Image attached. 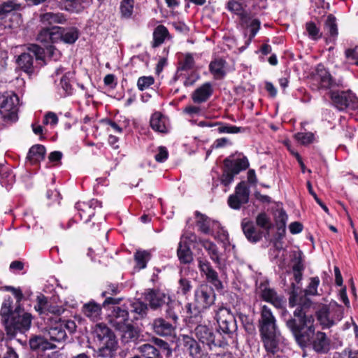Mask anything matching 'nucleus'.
I'll list each match as a JSON object with an SVG mask.
<instances>
[{
  "mask_svg": "<svg viewBox=\"0 0 358 358\" xmlns=\"http://www.w3.org/2000/svg\"><path fill=\"white\" fill-rule=\"evenodd\" d=\"M313 294L310 290H304L299 299V308L294 315L299 319L291 318L287 321V327L292 331L299 345L313 348V307L312 304Z\"/></svg>",
  "mask_w": 358,
  "mask_h": 358,
  "instance_id": "1",
  "label": "nucleus"
},
{
  "mask_svg": "<svg viewBox=\"0 0 358 358\" xmlns=\"http://www.w3.org/2000/svg\"><path fill=\"white\" fill-rule=\"evenodd\" d=\"M95 341L99 343L97 356L113 358L118 348L116 337L112 330L103 323L96 324L92 331Z\"/></svg>",
  "mask_w": 358,
  "mask_h": 358,
  "instance_id": "2",
  "label": "nucleus"
},
{
  "mask_svg": "<svg viewBox=\"0 0 358 358\" xmlns=\"http://www.w3.org/2000/svg\"><path fill=\"white\" fill-rule=\"evenodd\" d=\"M110 322L115 329L122 333V340L127 343L136 337V331L129 322V307L127 303L114 306L110 315Z\"/></svg>",
  "mask_w": 358,
  "mask_h": 358,
  "instance_id": "3",
  "label": "nucleus"
},
{
  "mask_svg": "<svg viewBox=\"0 0 358 358\" xmlns=\"http://www.w3.org/2000/svg\"><path fill=\"white\" fill-rule=\"evenodd\" d=\"M316 317L322 329H329L342 320L343 308L336 302H331L329 305H322L318 307Z\"/></svg>",
  "mask_w": 358,
  "mask_h": 358,
  "instance_id": "4",
  "label": "nucleus"
},
{
  "mask_svg": "<svg viewBox=\"0 0 358 358\" xmlns=\"http://www.w3.org/2000/svg\"><path fill=\"white\" fill-rule=\"evenodd\" d=\"M224 166L221 183L227 187L233 182L236 175L248 168L249 162L245 157L236 159L227 158L224 160Z\"/></svg>",
  "mask_w": 358,
  "mask_h": 358,
  "instance_id": "5",
  "label": "nucleus"
},
{
  "mask_svg": "<svg viewBox=\"0 0 358 358\" xmlns=\"http://www.w3.org/2000/svg\"><path fill=\"white\" fill-rule=\"evenodd\" d=\"M19 98L15 94L0 95V117L5 122L17 120Z\"/></svg>",
  "mask_w": 358,
  "mask_h": 358,
  "instance_id": "6",
  "label": "nucleus"
},
{
  "mask_svg": "<svg viewBox=\"0 0 358 358\" xmlns=\"http://www.w3.org/2000/svg\"><path fill=\"white\" fill-rule=\"evenodd\" d=\"M195 337L203 345H206L209 350L213 348L220 347L222 345V341L217 336L213 330L206 325L199 324L196 327L194 331Z\"/></svg>",
  "mask_w": 358,
  "mask_h": 358,
  "instance_id": "7",
  "label": "nucleus"
},
{
  "mask_svg": "<svg viewBox=\"0 0 358 358\" xmlns=\"http://www.w3.org/2000/svg\"><path fill=\"white\" fill-rule=\"evenodd\" d=\"M31 322V315L18 313L11 314V318L5 327L8 335L14 336L17 331L23 332L29 329Z\"/></svg>",
  "mask_w": 358,
  "mask_h": 358,
  "instance_id": "8",
  "label": "nucleus"
},
{
  "mask_svg": "<svg viewBox=\"0 0 358 358\" xmlns=\"http://www.w3.org/2000/svg\"><path fill=\"white\" fill-rule=\"evenodd\" d=\"M330 94L333 105L340 110L354 108L357 103V97L351 90H331Z\"/></svg>",
  "mask_w": 358,
  "mask_h": 358,
  "instance_id": "9",
  "label": "nucleus"
},
{
  "mask_svg": "<svg viewBox=\"0 0 358 358\" xmlns=\"http://www.w3.org/2000/svg\"><path fill=\"white\" fill-rule=\"evenodd\" d=\"M260 335L272 334L278 331L276 319L271 310L266 305L261 307L260 318L259 319Z\"/></svg>",
  "mask_w": 358,
  "mask_h": 358,
  "instance_id": "10",
  "label": "nucleus"
},
{
  "mask_svg": "<svg viewBox=\"0 0 358 358\" xmlns=\"http://www.w3.org/2000/svg\"><path fill=\"white\" fill-rule=\"evenodd\" d=\"M215 317L220 329L224 334H229L236 331V320L229 309L225 307L219 308L215 311Z\"/></svg>",
  "mask_w": 358,
  "mask_h": 358,
  "instance_id": "11",
  "label": "nucleus"
},
{
  "mask_svg": "<svg viewBox=\"0 0 358 358\" xmlns=\"http://www.w3.org/2000/svg\"><path fill=\"white\" fill-rule=\"evenodd\" d=\"M264 348L271 357H279L282 351V336L280 331L261 335Z\"/></svg>",
  "mask_w": 358,
  "mask_h": 358,
  "instance_id": "12",
  "label": "nucleus"
},
{
  "mask_svg": "<svg viewBox=\"0 0 358 358\" xmlns=\"http://www.w3.org/2000/svg\"><path fill=\"white\" fill-rule=\"evenodd\" d=\"M250 188L245 181L239 182L233 194L228 198V204L230 208L234 210H239L242 205L249 201Z\"/></svg>",
  "mask_w": 358,
  "mask_h": 358,
  "instance_id": "13",
  "label": "nucleus"
},
{
  "mask_svg": "<svg viewBox=\"0 0 358 358\" xmlns=\"http://www.w3.org/2000/svg\"><path fill=\"white\" fill-rule=\"evenodd\" d=\"M29 52L21 54L17 59V66L27 73L33 72L34 57L39 59L43 52V49L37 45H31L28 48Z\"/></svg>",
  "mask_w": 358,
  "mask_h": 358,
  "instance_id": "14",
  "label": "nucleus"
},
{
  "mask_svg": "<svg viewBox=\"0 0 358 358\" xmlns=\"http://www.w3.org/2000/svg\"><path fill=\"white\" fill-rule=\"evenodd\" d=\"M195 301L199 308H207L215 301L213 289L207 284H202L195 291Z\"/></svg>",
  "mask_w": 358,
  "mask_h": 358,
  "instance_id": "15",
  "label": "nucleus"
},
{
  "mask_svg": "<svg viewBox=\"0 0 358 358\" xmlns=\"http://www.w3.org/2000/svg\"><path fill=\"white\" fill-rule=\"evenodd\" d=\"M315 81L319 90L331 89L341 85V81L336 82L322 64H318L315 72Z\"/></svg>",
  "mask_w": 358,
  "mask_h": 358,
  "instance_id": "16",
  "label": "nucleus"
},
{
  "mask_svg": "<svg viewBox=\"0 0 358 358\" xmlns=\"http://www.w3.org/2000/svg\"><path fill=\"white\" fill-rule=\"evenodd\" d=\"M260 297L265 301L271 303L277 308L284 307L285 301L283 297L277 294L276 292L266 284H261L258 288Z\"/></svg>",
  "mask_w": 358,
  "mask_h": 358,
  "instance_id": "17",
  "label": "nucleus"
},
{
  "mask_svg": "<svg viewBox=\"0 0 358 358\" xmlns=\"http://www.w3.org/2000/svg\"><path fill=\"white\" fill-rule=\"evenodd\" d=\"M241 27L244 29L245 35L249 33L248 41L250 42L260 29L261 22L259 19L250 13L242 15L240 18Z\"/></svg>",
  "mask_w": 358,
  "mask_h": 358,
  "instance_id": "18",
  "label": "nucleus"
},
{
  "mask_svg": "<svg viewBox=\"0 0 358 358\" xmlns=\"http://www.w3.org/2000/svg\"><path fill=\"white\" fill-rule=\"evenodd\" d=\"M34 308L41 315L44 314L47 316L49 314H52L57 317L64 312L63 306L48 303L46 297L43 295H41L37 297V304Z\"/></svg>",
  "mask_w": 358,
  "mask_h": 358,
  "instance_id": "19",
  "label": "nucleus"
},
{
  "mask_svg": "<svg viewBox=\"0 0 358 358\" xmlns=\"http://www.w3.org/2000/svg\"><path fill=\"white\" fill-rule=\"evenodd\" d=\"M198 266L201 273L206 276L208 281L211 282L217 289L222 287L217 273L213 269L208 260L199 258Z\"/></svg>",
  "mask_w": 358,
  "mask_h": 358,
  "instance_id": "20",
  "label": "nucleus"
},
{
  "mask_svg": "<svg viewBox=\"0 0 358 358\" xmlns=\"http://www.w3.org/2000/svg\"><path fill=\"white\" fill-rule=\"evenodd\" d=\"M21 9L20 4L17 3L15 0H9L0 4V20H4L7 18H15L17 20L18 24L20 21L18 11Z\"/></svg>",
  "mask_w": 358,
  "mask_h": 358,
  "instance_id": "21",
  "label": "nucleus"
},
{
  "mask_svg": "<svg viewBox=\"0 0 358 358\" xmlns=\"http://www.w3.org/2000/svg\"><path fill=\"white\" fill-rule=\"evenodd\" d=\"M96 207H101V203L96 199H91L87 202H78L76 208L81 220L88 222L94 215V210Z\"/></svg>",
  "mask_w": 358,
  "mask_h": 358,
  "instance_id": "22",
  "label": "nucleus"
},
{
  "mask_svg": "<svg viewBox=\"0 0 358 358\" xmlns=\"http://www.w3.org/2000/svg\"><path fill=\"white\" fill-rule=\"evenodd\" d=\"M45 335L52 343H63L67 338V334L64 329V325L59 320L54 324L46 329Z\"/></svg>",
  "mask_w": 358,
  "mask_h": 358,
  "instance_id": "23",
  "label": "nucleus"
},
{
  "mask_svg": "<svg viewBox=\"0 0 358 358\" xmlns=\"http://www.w3.org/2000/svg\"><path fill=\"white\" fill-rule=\"evenodd\" d=\"M183 343L189 355L192 358H206L207 355L206 350L202 348L192 337L188 336H183Z\"/></svg>",
  "mask_w": 358,
  "mask_h": 358,
  "instance_id": "24",
  "label": "nucleus"
},
{
  "mask_svg": "<svg viewBox=\"0 0 358 358\" xmlns=\"http://www.w3.org/2000/svg\"><path fill=\"white\" fill-rule=\"evenodd\" d=\"M29 345L32 350L44 352L57 348L55 343L49 341L44 333L43 336H35L30 338Z\"/></svg>",
  "mask_w": 358,
  "mask_h": 358,
  "instance_id": "25",
  "label": "nucleus"
},
{
  "mask_svg": "<svg viewBox=\"0 0 358 358\" xmlns=\"http://www.w3.org/2000/svg\"><path fill=\"white\" fill-rule=\"evenodd\" d=\"M213 88L210 83H205L196 88L192 94L191 98L195 103L206 102L213 94Z\"/></svg>",
  "mask_w": 358,
  "mask_h": 358,
  "instance_id": "26",
  "label": "nucleus"
},
{
  "mask_svg": "<svg viewBox=\"0 0 358 358\" xmlns=\"http://www.w3.org/2000/svg\"><path fill=\"white\" fill-rule=\"evenodd\" d=\"M196 223L199 229L203 234H210L215 229H220V224L217 222L211 220L209 217L199 212H196Z\"/></svg>",
  "mask_w": 358,
  "mask_h": 358,
  "instance_id": "27",
  "label": "nucleus"
},
{
  "mask_svg": "<svg viewBox=\"0 0 358 358\" xmlns=\"http://www.w3.org/2000/svg\"><path fill=\"white\" fill-rule=\"evenodd\" d=\"M145 299L153 309H156L164 303L167 304V302L170 301L169 297L164 293L153 289L148 290L145 293Z\"/></svg>",
  "mask_w": 358,
  "mask_h": 358,
  "instance_id": "28",
  "label": "nucleus"
},
{
  "mask_svg": "<svg viewBox=\"0 0 358 358\" xmlns=\"http://www.w3.org/2000/svg\"><path fill=\"white\" fill-rule=\"evenodd\" d=\"M152 329L161 336H171L174 332L173 326L163 318H157L153 321Z\"/></svg>",
  "mask_w": 358,
  "mask_h": 358,
  "instance_id": "29",
  "label": "nucleus"
},
{
  "mask_svg": "<svg viewBox=\"0 0 358 358\" xmlns=\"http://www.w3.org/2000/svg\"><path fill=\"white\" fill-rule=\"evenodd\" d=\"M331 341L326 334L317 331L315 334V352L318 353H327L330 350Z\"/></svg>",
  "mask_w": 358,
  "mask_h": 358,
  "instance_id": "30",
  "label": "nucleus"
},
{
  "mask_svg": "<svg viewBox=\"0 0 358 358\" xmlns=\"http://www.w3.org/2000/svg\"><path fill=\"white\" fill-rule=\"evenodd\" d=\"M82 311L87 317L92 321H96L101 318V307L94 301L85 303Z\"/></svg>",
  "mask_w": 358,
  "mask_h": 358,
  "instance_id": "31",
  "label": "nucleus"
},
{
  "mask_svg": "<svg viewBox=\"0 0 358 358\" xmlns=\"http://www.w3.org/2000/svg\"><path fill=\"white\" fill-rule=\"evenodd\" d=\"M57 31L58 33V39L60 38L62 41H64L66 43H74L78 38L79 32L78 29L75 27L63 29L57 27Z\"/></svg>",
  "mask_w": 358,
  "mask_h": 358,
  "instance_id": "32",
  "label": "nucleus"
},
{
  "mask_svg": "<svg viewBox=\"0 0 358 358\" xmlns=\"http://www.w3.org/2000/svg\"><path fill=\"white\" fill-rule=\"evenodd\" d=\"M241 226L243 231L249 241L256 243L261 239L262 233L255 229L252 222L243 220Z\"/></svg>",
  "mask_w": 358,
  "mask_h": 358,
  "instance_id": "33",
  "label": "nucleus"
},
{
  "mask_svg": "<svg viewBox=\"0 0 358 358\" xmlns=\"http://www.w3.org/2000/svg\"><path fill=\"white\" fill-rule=\"evenodd\" d=\"M177 256L181 264H187L193 261V253L188 244L180 241L177 249Z\"/></svg>",
  "mask_w": 358,
  "mask_h": 358,
  "instance_id": "34",
  "label": "nucleus"
},
{
  "mask_svg": "<svg viewBox=\"0 0 358 358\" xmlns=\"http://www.w3.org/2000/svg\"><path fill=\"white\" fill-rule=\"evenodd\" d=\"M199 242L208 252L211 260L217 264H220L221 260L217 245L207 239H199Z\"/></svg>",
  "mask_w": 358,
  "mask_h": 358,
  "instance_id": "35",
  "label": "nucleus"
},
{
  "mask_svg": "<svg viewBox=\"0 0 358 358\" xmlns=\"http://www.w3.org/2000/svg\"><path fill=\"white\" fill-rule=\"evenodd\" d=\"M40 21L45 27L53 26L55 24H63L66 19L61 13H46L41 15Z\"/></svg>",
  "mask_w": 358,
  "mask_h": 358,
  "instance_id": "36",
  "label": "nucleus"
},
{
  "mask_svg": "<svg viewBox=\"0 0 358 358\" xmlns=\"http://www.w3.org/2000/svg\"><path fill=\"white\" fill-rule=\"evenodd\" d=\"M57 27L43 28L38 34L37 40L43 43H55L58 40Z\"/></svg>",
  "mask_w": 358,
  "mask_h": 358,
  "instance_id": "37",
  "label": "nucleus"
},
{
  "mask_svg": "<svg viewBox=\"0 0 358 358\" xmlns=\"http://www.w3.org/2000/svg\"><path fill=\"white\" fill-rule=\"evenodd\" d=\"M137 350L143 358H163L159 350L150 343L141 345Z\"/></svg>",
  "mask_w": 358,
  "mask_h": 358,
  "instance_id": "38",
  "label": "nucleus"
},
{
  "mask_svg": "<svg viewBox=\"0 0 358 358\" xmlns=\"http://www.w3.org/2000/svg\"><path fill=\"white\" fill-rule=\"evenodd\" d=\"M45 148L41 145H33L29 151L27 159L31 164L39 162L44 159Z\"/></svg>",
  "mask_w": 358,
  "mask_h": 358,
  "instance_id": "39",
  "label": "nucleus"
},
{
  "mask_svg": "<svg viewBox=\"0 0 358 358\" xmlns=\"http://www.w3.org/2000/svg\"><path fill=\"white\" fill-rule=\"evenodd\" d=\"M166 119L160 113H155L150 119V126L156 131L164 133L166 131Z\"/></svg>",
  "mask_w": 358,
  "mask_h": 358,
  "instance_id": "40",
  "label": "nucleus"
},
{
  "mask_svg": "<svg viewBox=\"0 0 358 358\" xmlns=\"http://www.w3.org/2000/svg\"><path fill=\"white\" fill-rule=\"evenodd\" d=\"M15 181V175L10 168L4 164H0V183L6 187Z\"/></svg>",
  "mask_w": 358,
  "mask_h": 358,
  "instance_id": "41",
  "label": "nucleus"
},
{
  "mask_svg": "<svg viewBox=\"0 0 358 358\" xmlns=\"http://www.w3.org/2000/svg\"><path fill=\"white\" fill-rule=\"evenodd\" d=\"M224 66L225 61L222 59H217L210 62L209 69L214 77L219 79L225 75Z\"/></svg>",
  "mask_w": 358,
  "mask_h": 358,
  "instance_id": "42",
  "label": "nucleus"
},
{
  "mask_svg": "<svg viewBox=\"0 0 358 358\" xmlns=\"http://www.w3.org/2000/svg\"><path fill=\"white\" fill-rule=\"evenodd\" d=\"M150 259V253L146 250H137L134 254L136 266L139 269L146 267L148 262Z\"/></svg>",
  "mask_w": 358,
  "mask_h": 358,
  "instance_id": "43",
  "label": "nucleus"
},
{
  "mask_svg": "<svg viewBox=\"0 0 358 358\" xmlns=\"http://www.w3.org/2000/svg\"><path fill=\"white\" fill-rule=\"evenodd\" d=\"M12 303L13 301L10 297L5 299L0 310L1 321L5 327L6 326V324L8 323L9 320L11 318V314L13 313L10 310Z\"/></svg>",
  "mask_w": 358,
  "mask_h": 358,
  "instance_id": "44",
  "label": "nucleus"
},
{
  "mask_svg": "<svg viewBox=\"0 0 358 358\" xmlns=\"http://www.w3.org/2000/svg\"><path fill=\"white\" fill-rule=\"evenodd\" d=\"M168 35L166 27L164 25L157 26L153 32L154 46H159L163 43Z\"/></svg>",
  "mask_w": 358,
  "mask_h": 358,
  "instance_id": "45",
  "label": "nucleus"
},
{
  "mask_svg": "<svg viewBox=\"0 0 358 358\" xmlns=\"http://www.w3.org/2000/svg\"><path fill=\"white\" fill-rule=\"evenodd\" d=\"M87 3V0H65L64 8L70 12L79 13Z\"/></svg>",
  "mask_w": 358,
  "mask_h": 358,
  "instance_id": "46",
  "label": "nucleus"
},
{
  "mask_svg": "<svg viewBox=\"0 0 358 358\" xmlns=\"http://www.w3.org/2000/svg\"><path fill=\"white\" fill-rule=\"evenodd\" d=\"M134 0H122L120 3V13L122 17L129 19L134 12Z\"/></svg>",
  "mask_w": 358,
  "mask_h": 358,
  "instance_id": "47",
  "label": "nucleus"
},
{
  "mask_svg": "<svg viewBox=\"0 0 358 358\" xmlns=\"http://www.w3.org/2000/svg\"><path fill=\"white\" fill-rule=\"evenodd\" d=\"M128 307H130V311L138 315L141 317H143L146 315L148 310V306L145 303L141 301L136 300L133 302H129L127 304Z\"/></svg>",
  "mask_w": 358,
  "mask_h": 358,
  "instance_id": "48",
  "label": "nucleus"
},
{
  "mask_svg": "<svg viewBox=\"0 0 358 358\" xmlns=\"http://www.w3.org/2000/svg\"><path fill=\"white\" fill-rule=\"evenodd\" d=\"M291 264L294 271V277L296 280L298 281V279L300 278L301 276V271L303 268L300 253H294V258L292 259Z\"/></svg>",
  "mask_w": 358,
  "mask_h": 358,
  "instance_id": "49",
  "label": "nucleus"
},
{
  "mask_svg": "<svg viewBox=\"0 0 358 358\" xmlns=\"http://www.w3.org/2000/svg\"><path fill=\"white\" fill-rule=\"evenodd\" d=\"M325 29L329 33L330 36L335 37L338 34L336 18L332 15H329L325 22Z\"/></svg>",
  "mask_w": 358,
  "mask_h": 358,
  "instance_id": "50",
  "label": "nucleus"
},
{
  "mask_svg": "<svg viewBox=\"0 0 358 358\" xmlns=\"http://www.w3.org/2000/svg\"><path fill=\"white\" fill-rule=\"evenodd\" d=\"M227 8L229 10L234 13L235 14L240 15V18L242 15H245L247 13L243 10L242 4L236 0H230L227 3Z\"/></svg>",
  "mask_w": 358,
  "mask_h": 358,
  "instance_id": "51",
  "label": "nucleus"
},
{
  "mask_svg": "<svg viewBox=\"0 0 358 358\" xmlns=\"http://www.w3.org/2000/svg\"><path fill=\"white\" fill-rule=\"evenodd\" d=\"M194 59L191 54H186L183 60L180 62L178 70L187 71L193 69Z\"/></svg>",
  "mask_w": 358,
  "mask_h": 358,
  "instance_id": "52",
  "label": "nucleus"
},
{
  "mask_svg": "<svg viewBox=\"0 0 358 358\" xmlns=\"http://www.w3.org/2000/svg\"><path fill=\"white\" fill-rule=\"evenodd\" d=\"M256 222L259 227L266 231H268L271 227V222L270 219L266 215V214L264 213L257 215L256 218Z\"/></svg>",
  "mask_w": 358,
  "mask_h": 358,
  "instance_id": "53",
  "label": "nucleus"
},
{
  "mask_svg": "<svg viewBox=\"0 0 358 358\" xmlns=\"http://www.w3.org/2000/svg\"><path fill=\"white\" fill-rule=\"evenodd\" d=\"M154 83V78L152 76L140 77L137 81V86L139 90L143 91Z\"/></svg>",
  "mask_w": 358,
  "mask_h": 358,
  "instance_id": "54",
  "label": "nucleus"
},
{
  "mask_svg": "<svg viewBox=\"0 0 358 358\" xmlns=\"http://www.w3.org/2000/svg\"><path fill=\"white\" fill-rule=\"evenodd\" d=\"M70 73H66L60 80V85L62 90L64 91L65 94L69 95L72 93V87L69 83Z\"/></svg>",
  "mask_w": 358,
  "mask_h": 358,
  "instance_id": "55",
  "label": "nucleus"
},
{
  "mask_svg": "<svg viewBox=\"0 0 358 358\" xmlns=\"http://www.w3.org/2000/svg\"><path fill=\"white\" fill-rule=\"evenodd\" d=\"M296 141L302 145L310 144L313 139L312 133L300 132L295 135Z\"/></svg>",
  "mask_w": 358,
  "mask_h": 358,
  "instance_id": "56",
  "label": "nucleus"
},
{
  "mask_svg": "<svg viewBox=\"0 0 358 358\" xmlns=\"http://www.w3.org/2000/svg\"><path fill=\"white\" fill-rule=\"evenodd\" d=\"M219 126L217 128V131L219 133H228V134H237L241 131V128L236 126H228L226 124H223L220 122V124H217Z\"/></svg>",
  "mask_w": 358,
  "mask_h": 358,
  "instance_id": "57",
  "label": "nucleus"
},
{
  "mask_svg": "<svg viewBox=\"0 0 358 358\" xmlns=\"http://www.w3.org/2000/svg\"><path fill=\"white\" fill-rule=\"evenodd\" d=\"M58 122V117L55 113L48 112L44 117L43 124H51L55 126Z\"/></svg>",
  "mask_w": 358,
  "mask_h": 358,
  "instance_id": "58",
  "label": "nucleus"
},
{
  "mask_svg": "<svg viewBox=\"0 0 358 358\" xmlns=\"http://www.w3.org/2000/svg\"><path fill=\"white\" fill-rule=\"evenodd\" d=\"M169 153L165 147H159L158 153L155 156V158L158 162H164L168 158Z\"/></svg>",
  "mask_w": 358,
  "mask_h": 358,
  "instance_id": "59",
  "label": "nucleus"
},
{
  "mask_svg": "<svg viewBox=\"0 0 358 358\" xmlns=\"http://www.w3.org/2000/svg\"><path fill=\"white\" fill-rule=\"evenodd\" d=\"M180 241H183L189 245V244L192 243H196L198 239L195 234L187 232L182 235Z\"/></svg>",
  "mask_w": 358,
  "mask_h": 358,
  "instance_id": "60",
  "label": "nucleus"
},
{
  "mask_svg": "<svg viewBox=\"0 0 358 358\" xmlns=\"http://www.w3.org/2000/svg\"><path fill=\"white\" fill-rule=\"evenodd\" d=\"M345 56L349 60L354 62L358 65V48L348 49L345 51Z\"/></svg>",
  "mask_w": 358,
  "mask_h": 358,
  "instance_id": "61",
  "label": "nucleus"
},
{
  "mask_svg": "<svg viewBox=\"0 0 358 358\" xmlns=\"http://www.w3.org/2000/svg\"><path fill=\"white\" fill-rule=\"evenodd\" d=\"M46 55L48 57H50L54 60L58 59L61 56L60 52L57 48H55L54 46H52V45L47 48Z\"/></svg>",
  "mask_w": 358,
  "mask_h": 358,
  "instance_id": "62",
  "label": "nucleus"
},
{
  "mask_svg": "<svg viewBox=\"0 0 358 358\" xmlns=\"http://www.w3.org/2000/svg\"><path fill=\"white\" fill-rule=\"evenodd\" d=\"M179 289L184 294H187L192 287L190 282L185 278H181L179 281Z\"/></svg>",
  "mask_w": 358,
  "mask_h": 358,
  "instance_id": "63",
  "label": "nucleus"
},
{
  "mask_svg": "<svg viewBox=\"0 0 358 358\" xmlns=\"http://www.w3.org/2000/svg\"><path fill=\"white\" fill-rule=\"evenodd\" d=\"M8 52L4 50L0 51V73L5 71L7 66Z\"/></svg>",
  "mask_w": 358,
  "mask_h": 358,
  "instance_id": "64",
  "label": "nucleus"
}]
</instances>
